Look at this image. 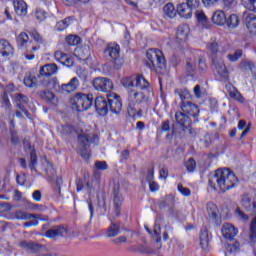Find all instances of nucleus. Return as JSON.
<instances>
[{
    "label": "nucleus",
    "mask_w": 256,
    "mask_h": 256,
    "mask_svg": "<svg viewBox=\"0 0 256 256\" xmlns=\"http://www.w3.org/2000/svg\"><path fill=\"white\" fill-rule=\"evenodd\" d=\"M237 183H239V178L229 168H218L208 180L210 189L212 191H220V193H227V191L235 189Z\"/></svg>",
    "instance_id": "nucleus-1"
},
{
    "label": "nucleus",
    "mask_w": 256,
    "mask_h": 256,
    "mask_svg": "<svg viewBox=\"0 0 256 256\" xmlns=\"http://www.w3.org/2000/svg\"><path fill=\"white\" fill-rule=\"evenodd\" d=\"M127 113L132 119L143 117V110L139 105H149V92L130 88L127 90Z\"/></svg>",
    "instance_id": "nucleus-2"
},
{
    "label": "nucleus",
    "mask_w": 256,
    "mask_h": 256,
    "mask_svg": "<svg viewBox=\"0 0 256 256\" xmlns=\"http://www.w3.org/2000/svg\"><path fill=\"white\" fill-rule=\"evenodd\" d=\"M180 108L182 112L177 111L174 119L182 131L191 130V127H193V121L190 117H199V106L189 101L181 102Z\"/></svg>",
    "instance_id": "nucleus-3"
},
{
    "label": "nucleus",
    "mask_w": 256,
    "mask_h": 256,
    "mask_svg": "<svg viewBox=\"0 0 256 256\" xmlns=\"http://www.w3.org/2000/svg\"><path fill=\"white\" fill-rule=\"evenodd\" d=\"M146 67L155 71L159 75H163L167 70V59L163 51L157 48H151L146 52Z\"/></svg>",
    "instance_id": "nucleus-4"
},
{
    "label": "nucleus",
    "mask_w": 256,
    "mask_h": 256,
    "mask_svg": "<svg viewBox=\"0 0 256 256\" xmlns=\"http://www.w3.org/2000/svg\"><path fill=\"white\" fill-rule=\"evenodd\" d=\"M16 45L18 49H25L24 57L27 61H33V59H35V51H39L41 49V46L33 45V42L29 40V34L26 32H21L16 37Z\"/></svg>",
    "instance_id": "nucleus-5"
},
{
    "label": "nucleus",
    "mask_w": 256,
    "mask_h": 256,
    "mask_svg": "<svg viewBox=\"0 0 256 256\" xmlns=\"http://www.w3.org/2000/svg\"><path fill=\"white\" fill-rule=\"evenodd\" d=\"M93 101V94H84L78 92L70 99V104L73 111L83 113V111H89V109H91L93 106Z\"/></svg>",
    "instance_id": "nucleus-6"
},
{
    "label": "nucleus",
    "mask_w": 256,
    "mask_h": 256,
    "mask_svg": "<svg viewBox=\"0 0 256 256\" xmlns=\"http://www.w3.org/2000/svg\"><path fill=\"white\" fill-rule=\"evenodd\" d=\"M14 217L18 221H28L23 224V227L29 228V227H37L39 225V221L43 222H49V216L43 215V214H31L27 213L23 210H16L14 213ZM33 219V220H31ZM31 220V221H29Z\"/></svg>",
    "instance_id": "nucleus-7"
},
{
    "label": "nucleus",
    "mask_w": 256,
    "mask_h": 256,
    "mask_svg": "<svg viewBox=\"0 0 256 256\" xmlns=\"http://www.w3.org/2000/svg\"><path fill=\"white\" fill-rule=\"evenodd\" d=\"M78 143L80 156L84 161H89V159H91V151H89V148L92 143H99V137L97 135L91 137L89 134H79Z\"/></svg>",
    "instance_id": "nucleus-8"
},
{
    "label": "nucleus",
    "mask_w": 256,
    "mask_h": 256,
    "mask_svg": "<svg viewBox=\"0 0 256 256\" xmlns=\"http://www.w3.org/2000/svg\"><path fill=\"white\" fill-rule=\"evenodd\" d=\"M212 72L216 81H220V83H228L231 72L223 59L217 60V57L212 58Z\"/></svg>",
    "instance_id": "nucleus-9"
},
{
    "label": "nucleus",
    "mask_w": 256,
    "mask_h": 256,
    "mask_svg": "<svg viewBox=\"0 0 256 256\" xmlns=\"http://www.w3.org/2000/svg\"><path fill=\"white\" fill-rule=\"evenodd\" d=\"M104 57L112 61L114 64V69H121L123 67V59H121V46L119 44L113 42L107 44L104 49Z\"/></svg>",
    "instance_id": "nucleus-10"
},
{
    "label": "nucleus",
    "mask_w": 256,
    "mask_h": 256,
    "mask_svg": "<svg viewBox=\"0 0 256 256\" xmlns=\"http://www.w3.org/2000/svg\"><path fill=\"white\" fill-rule=\"evenodd\" d=\"M67 235H69V228L63 225L53 226L44 233V237L47 239H60L67 237Z\"/></svg>",
    "instance_id": "nucleus-11"
},
{
    "label": "nucleus",
    "mask_w": 256,
    "mask_h": 256,
    "mask_svg": "<svg viewBox=\"0 0 256 256\" xmlns=\"http://www.w3.org/2000/svg\"><path fill=\"white\" fill-rule=\"evenodd\" d=\"M123 109V102L121 101V96L110 93L108 94V111L114 113V115H119Z\"/></svg>",
    "instance_id": "nucleus-12"
},
{
    "label": "nucleus",
    "mask_w": 256,
    "mask_h": 256,
    "mask_svg": "<svg viewBox=\"0 0 256 256\" xmlns=\"http://www.w3.org/2000/svg\"><path fill=\"white\" fill-rule=\"evenodd\" d=\"M94 101V107L98 115L105 117L109 113V94L106 97L97 96Z\"/></svg>",
    "instance_id": "nucleus-13"
},
{
    "label": "nucleus",
    "mask_w": 256,
    "mask_h": 256,
    "mask_svg": "<svg viewBox=\"0 0 256 256\" xmlns=\"http://www.w3.org/2000/svg\"><path fill=\"white\" fill-rule=\"evenodd\" d=\"M92 85L96 91L102 93H109L113 91V81L108 78H96L93 80Z\"/></svg>",
    "instance_id": "nucleus-14"
},
{
    "label": "nucleus",
    "mask_w": 256,
    "mask_h": 256,
    "mask_svg": "<svg viewBox=\"0 0 256 256\" xmlns=\"http://www.w3.org/2000/svg\"><path fill=\"white\" fill-rule=\"evenodd\" d=\"M208 217L216 225V227H219L221 223L223 222L221 218V214H219V208L217 207V204L213 202H208L206 205Z\"/></svg>",
    "instance_id": "nucleus-15"
},
{
    "label": "nucleus",
    "mask_w": 256,
    "mask_h": 256,
    "mask_svg": "<svg viewBox=\"0 0 256 256\" xmlns=\"http://www.w3.org/2000/svg\"><path fill=\"white\" fill-rule=\"evenodd\" d=\"M14 101L16 103V106L18 109L22 110V113L26 115L27 119H31V113H29V110H27V106L29 105V97L25 94H15Z\"/></svg>",
    "instance_id": "nucleus-16"
},
{
    "label": "nucleus",
    "mask_w": 256,
    "mask_h": 256,
    "mask_svg": "<svg viewBox=\"0 0 256 256\" xmlns=\"http://www.w3.org/2000/svg\"><path fill=\"white\" fill-rule=\"evenodd\" d=\"M134 88L139 91H144L145 93H151V84L147 79H145V76L143 74H138L135 77V85Z\"/></svg>",
    "instance_id": "nucleus-17"
},
{
    "label": "nucleus",
    "mask_w": 256,
    "mask_h": 256,
    "mask_svg": "<svg viewBox=\"0 0 256 256\" xmlns=\"http://www.w3.org/2000/svg\"><path fill=\"white\" fill-rule=\"evenodd\" d=\"M221 233L224 239H227L228 241H233L239 231L232 224L226 223L222 226Z\"/></svg>",
    "instance_id": "nucleus-18"
},
{
    "label": "nucleus",
    "mask_w": 256,
    "mask_h": 256,
    "mask_svg": "<svg viewBox=\"0 0 256 256\" xmlns=\"http://www.w3.org/2000/svg\"><path fill=\"white\" fill-rule=\"evenodd\" d=\"M0 54L2 57H13L15 55V48L11 43L5 39H0Z\"/></svg>",
    "instance_id": "nucleus-19"
},
{
    "label": "nucleus",
    "mask_w": 256,
    "mask_h": 256,
    "mask_svg": "<svg viewBox=\"0 0 256 256\" xmlns=\"http://www.w3.org/2000/svg\"><path fill=\"white\" fill-rule=\"evenodd\" d=\"M243 21L249 33H256V15L245 12L243 14Z\"/></svg>",
    "instance_id": "nucleus-20"
},
{
    "label": "nucleus",
    "mask_w": 256,
    "mask_h": 256,
    "mask_svg": "<svg viewBox=\"0 0 256 256\" xmlns=\"http://www.w3.org/2000/svg\"><path fill=\"white\" fill-rule=\"evenodd\" d=\"M195 17L198 25L202 27V29H211V22L209 21V17H207L203 10H196Z\"/></svg>",
    "instance_id": "nucleus-21"
},
{
    "label": "nucleus",
    "mask_w": 256,
    "mask_h": 256,
    "mask_svg": "<svg viewBox=\"0 0 256 256\" xmlns=\"http://www.w3.org/2000/svg\"><path fill=\"white\" fill-rule=\"evenodd\" d=\"M226 20L227 15H225L223 10H216L211 17L212 23L218 25V27H225Z\"/></svg>",
    "instance_id": "nucleus-22"
},
{
    "label": "nucleus",
    "mask_w": 256,
    "mask_h": 256,
    "mask_svg": "<svg viewBox=\"0 0 256 256\" xmlns=\"http://www.w3.org/2000/svg\"><path fill=\"white\" fill-rule=\"evenodd\" d=\"M59 71V67L55 63H50L42 66L40 68V75L41 77H51L55 75Z\"/></svg>",
    "instance_id": "nucleus-23"
},
{
    "label": "nucleus",
    "mask_w": 256,
    "mask_h": 256,
    "mask_svg": "<svg viewBox=\"0 0 256 256\" xmlns=\"http://www.w3.org/2000/svg\"><path fill=\"white\" fill-rule=\"evenodd\" d=\"M176 38L180 43H185L189 39V25L181 24L177 28Z\"/></svg>",
    "instance_id": "nucleus-24"
},
{
    "label": "nucleus",
    "mask_w": 256,
    "mask_h": 256,
    "mask_svg": "<svg viewBox=\"0 0 256 256\" xmlns=\"http://www.w3.org/2000/svg\"><path fill=\"white\" fill-rule=\"evenodd\" d=\"M14 11L18 17H25L27 15V3L24 0H14Z\"/></svg>",
    "instance_id": "nucleus-25"
},
{
    "label": "nucleus",
    "mask_w": 256,
    "mask_h": 256,
    "mask_svg": "<svg viewBox=\"0 0 256 256\" xmlns=\"http://www.w3.org/2000/svg\"><path fill=\"white\" fill-rule=\"evenodd\" d=\"M176 11L184 19H191L193 17V8L185 3L179 4Z\"/></svg>",
    "instance_id": "nucleus-26"
},
{
    "label": "nucleus",
    "mask_w": 256,
    "mask_h": 256,
    "mask_svg": "<svg viewBox=\"0 0 256 256\" xmlns=\"http://www.w3.org/2000/svg\"><path fill=\"white\" fill-rule=\"evenodd\" d=\"M79 89V78H72L69 83L61 85L62 93H73V91H77Z\"/></svg>",
    "instance_id": "nucleus-27"
},
{
    "label": "nucleus",
    "mask_w": 256,
    "mask_h": 256,
    "mask_svg": "<svg viewBox=\"0 0 256 256\" xmlns=\"http://www.w3.org/2000/svg\"><path fill=\"white\" fill-rule=\"evenodd\" d=\"M241 205L247 211H255L256 210V201H253L251 199V197L249 196V194L243 195Z\"/></svg>",
    "instance_id": "nucleus-28"
},
{
    "label": "nucleus",
    "mask_w": 256,
    "mask_h": 256,
    "mask_svg": "<svg viewBox=\"0 0 256 256\" xmlns=\"http://www.w3.org/2000/svg\"><path fill=\"white\" fill-rule=\"evenodd\" d=\"M241 23V18L237 14H231L229 17H226L225 25L228 29H237Z\"/></svg>",
    "instance_id": "nucleus-29"
},
{
    "label": "nucleus",
    "mask_w": 256,
    "mask_h": 256,
    "mask_svg": "<svg viewBox=\"0 0 256 256\" xmlns=\"http://www.w3.org/2000/svg\"><path fill=\"white\" fill-rule=\"evenodd\" d=\"M74 20H75V16H68L63 20L58 21L55 25V30L56 31H65V29H67L69 27V25H71V23H73Z\"/></svg>",
    "instance_id": "nucleus-30"
},
{
    "label": "nucleus",
    "mask_w": 256,
    "mask_h": 256,
    "mask_svg": "<svg viewBox=\"0 0 256 256\" xmlns=\"http://www.w3.org/2000/svg\"><path fill=\"white\" fill-rule=\"evenodd\" d=\"M119 233H121V224L111 222L110 226L106 231V237L111 239L113 237H117Z\"/></svg>",
    "instance_id": "nucleus-31"
},
{
    "label": "nucleus",
    "mask_w": 256,
    "mask_h": 256,
    "mask_svg": "<svg viewBox=\"0 0 256 256\" xmlns=\"http://www.w3.org/2000/svg\"><path fill=\"white\" fill-rule=\"evenodd\" d=\"M20 247L29 251V253H37L41 249V245L35 242L22 241Z\"/></svg>",
    "instance_id": "nucleus-32"
},
{
    "label": "nucleus",
    "mask_w": 256,
    "mask_h": 256,
    "mask_svg": "<svg viewBox=\"0 0 256 256\" xmlns=\"http://www.w3.org/2000/svg\"><path fill=\"white\" fill-rule=\"evenodd\" d=\"M228 95L231 99H234V101H238V103H245V98L243 97L241 92H239V90L235 88V86L229 88Z\"/></svg>",
    "instance_id": "nucleus-33"
},
{
    "label": "nucleus",
    "mask_w": 256,
    "mask_h": 256,
    "mask_svg": "<svg viewBox=\"0 0 256 256\" xmlns=\"http://www.w3.org/2000/svg\"><path fill=\"white\" fill-rule=\"evenodd\" d=\"M25 87H37V76L31 72L26 73L23 81Z\"/></svg>",
    "instance_id": "nucleus-34"
},
{
    "label": "nucleus",
    "mask_w": 256,
    "mask_h": 256,
    "mask_svg": "<svg viewBox=\"0 0 256 256\" xmlns=\"http://www.w3.org/2000/svg\"><path fill=\"white\" fill-rule=\"evenodd\" d=\"M38 96L42 101L46 103H53L55 101V94L49 90H41L38 92Z\"/></svg>",
    "instance_id": "nucleus-35"
},
{
    "label": "nucleus",
    "mask_w": 256,
    "mask_h": 256,
    "mask_svg": "<svg viewBox=\"0 0 256 256\" xmlns=\"http://www.w3.org/2000/svg\"><path fill=\"white\" fill-rule=\"evenodd\" d=\"M164 16L169 19H175L177 16V10H175V6L173 3H167L163 8Z\"/></svg>",
    "instance_id": "nucleus-36"
},
{
    "label": "nucleus",
    "mask_w": 256,
    "mask_h": 256,
    "mask_svg": "<svg viewBox=\"0 0 256 256\" xmlns=\"http://www.w3.org/2000/svg\"><path fill=\"white\" fill-rule=\"evenodd\" d=\"M175 93L179 95L181 103H188L191 101V99H193L191 92H189L187 89L175 90Z\"/></svg>",
    "instance_id": "nucleus-37"
},
{
    "label": "nucleus",
    "mask_w": 256,
    "mask_h": 256,
    "mask_svg": "<svg viewBox=\"0 0 256 256\" xmlns=\"http://www.w3.org/2000/svg\"><path fill=\"white\" fill-rule=\"evenodd\" d=\"M75 133V126L71 124H65L60 126V134L62 137H69V135H73Z\"/></svg>",
    "instance_id": "nucleus-38"
},
{
    "label": "nucleus",
    "mask_w": 256,
    "mask_h": 256,
    "mask_svg": "<svg viewBox=\"0 0 256 256\" xmlns=\"http://www.w3.org/2000/svg\"><path fill=\"white\" fill-rule=\"evenodd\" d=\"M241 57H243V51L241 49H237V50H235V52L233 54H228L226 56V59L230 63H237V61H239V59H241Z\"/></svg>",
    "instance_id": "nucleus-39"
},
{
    "label": "nucleus",
    "mask_w": 256,
    "mask_h": 256,
    "mask_svg": "<svg viewBox=\"0 0 256 256\" xmlns=\"http://www.w3.org/2000/svg\"><path fill=\"white\" fill-rule=\"evenodd\" d=\"M66 43L71 47H76V45H81V37L78 35H69L66 37Z\"/></svg>",
    "instance_id": "nucleus-40"
},
{
    "label": "nucleus",
    "mask_w": 256,
    "mask_h": 256,
    "mask_svg": "<svg viewBox=\"0 0 256 256\" xmlns=\"http://www.w3.org/2000/svg\"><path fill=\"white\" fill-rule=\"evenodd\" d=\"M30 36L35 41L36 46H38V47H40V45H43L45 43L43 36H41V34H39V32L37 30H32L30 32Z\"/></svg>",
    "instance_id": "nucleus-41"
},
{
    "label": "nucleus",
    "mask_w": 256,
    "mask_h": 256,
    "mask_svg": "<svg viewBox=\"0 0 256 256\" xmlns=\"http://www.w3.org/2000/svg\"><path fill=\"white\" fill-rule=\"evenodd\" d=\"M123 87L128 89H135V78L133 76L124 77L121 80Z\"/></svg>",
    "instance_id": "nucleus-42"
},
{
    "label": "nucleus",
    "mask_w": 256,
    "mask_h": 256,
    "mask_svg": "<svg viewBox=\"0 0 256 256\" xmlns=\"http://www.w3.org/2000/svg\"><path fill=\"white\" fill-rule=\"evenodd\" d=\"M185 167L189 173H193L197 168V162H195V158H189L187 162H185Z\"/></svg>",
    "instance_id": "nucleus-43"
},
{
    "label": "nucleus",
    "mask_w": 256,
    "mask_h": 256,
    "mask_svg": "<svg viewBox=\"0 0 256 256\" xmlns=\"http://www.w3.org/2000/svg\"><path fill=\"white\" fill-rule=\"evenodd\" d=\"M198 71L200 73H205L206 71H209V66L207 65V60H205V58H199Z\"/></svg>",
    "instance_id": "nucleus-44"
},
{
    "label": "nucleus",
    "mask_w": 256,
    "mask_h": 256,
    "mask_svg": "<svg viewBox=\"0 0 256 256\" xmlns=\"http://www.w3.org/2000/svg\"><path fill=\"white\" fill-rule=\"evenodd\" d=\"M67 54L62 52V51H56L54 53V58L57 61V63H60L61 65H63L65 63V59L67 58Z\"/></svg>",
    "instance_id": "nucleus-45"
},
{
    "label": "nucleus",
    "mask_w": 256,
    "mask_h": 256,
    "mask_svg": "<svg viewBox=\"0 0 256 256\" xmlns=\"http://www.w3.org/2000/svg\"><path fill=\"white\" fill-rule=\"evenodd\" d=\"M35 17L39 22L45 21V19H47V12L41 8H37L35 11Z\"/></svg>",
    "instance_id": "nucleus-46"
},
{
    "label": "nucleus",
    "mask_w": 256,
    "mask_h": 256,
    "mask_svg": "<svg viewBox=\"0 0 256 256\" xmlns=\"http://www.w3.org/2000/svg\"><path fill=\"white\" fill-rule=\"evenodd\" d=\"M208 51H211L212 55H217L219 53V43L210 42L207 44Z\"/></svg>",
    "instance_id": "nucleus-47"
},
{
    "label": "nucleus",
    "mask_w": 256,
    "mask_h": 256,
    "mask_svg": "<svg viewBox=\"0 0 256 256\" xmlns=\"http://www.w3.org/2000/svg\"><path fill=\"white\" fill-rule=\"evenodd\" d=\"M29 167L31 171H35V167H37V154L35 153V151H32L30 153Z\"/></svg>",
    "instance_id": "nucleus-48"
},
{
    "label": "nucleus",
    "mask_w": 256,
    "mask_h": 256,
    "mask_svg": "<svg viewBox=\"0 0 256 256\" xmlns=\"http://www.w3.org/2000/svg\"><path fill=\"white\" fill-rule=\"evenodd\" d=\"M11 143L12 145H19V135L17 134V130L11 128L10 129Z\"/></svg>",
    "instance_id": "nucleus-49"
},
{
    "label": "nucleus",
    "mask_w": 256,
    "mask_h": 256,
    "mask_svg": "<svg viewBox=\"0 0 256 256\" xmlns=\"http://www.w3.org/2000/svg\"><path fill=\"white\" fill-rule=\"evenodd\" d=\"M177 189L181 195L184 197H190L191 196V190L187 187H184L183 184H178Z\"/></svg>",
    "instance_id": "nucleus-50"
},
{
    "label": "nucleus",
    "mask_w": 256,
    "mask_h": 256,
    "mask_svg": "<svg viewBox=\"0 0 256 256\" xmlns=\"http://www.w3.org/2000/svg\"><path fill=\"white\" fill-rule=\"evenodd\" d=\"M94 166L98 171H107L109 169V165L105 161H96Z\"/></svg>",
    "instance_id": "nucleus-51"
},
{
    "label": "nucleus",
    "mask_w": 256,
    "mask_h": 256,
    "mask_svg": "<svg viewBox=\"0 0 256 256\" xmlns=\"http://www.w3.org/2000/svg\"><path fill=\"white\" fill-rule=\"evenodd\" d=\"M250 239H256V216L250 222Z\"/></svg>",
    "instance_id": "nucleus-52"
},
{
    "label": "nucleus",
    "mask_w": 256,
    "mask_h": 256,
    "mask_svg": "<svg viewBox=\"0 0 256 256\" xmlns=\"http://www.w3.org/2000/svg\"><path fill=\"white\" fill-rule=\"evenodd\" d=\"M235 215L242 221H249V216L245 214L240 207H237L235 210Z\"/></svg>",
    "instance_id": "nucleus-53"
},
{
    "label": "nucleus",
    "mask_w": 256,
    "mask_h": 256,
    "mask_svg": "<svg viewBox=\"0 0 256 256\" xmlns=\"http://www.w3.org/2000/svg\"><path fill=\"white\" fill-rule=\"evenodd\" d=\"M186 75L187 77H194L195 75V66L191 62L186 64Z\"/></svg>",
    "instance_id": "nucleus-54"
},
{
    "label": "nucleus",
    "mask_w": 256,
    "mask_h": 256,
    "mask_svg": "<svg viewBox=\"0 0 256 256\" xmlns=\"http://www.w3.org/2000/svg\"><path fill=\"white\" fill-rule=\"evenodd\" d=\"M161 131L162 133H167L171 131V121L170 120H164L161 124Z\"/></svg>",
    "instance_id": "nucleus-55"
},
{
    "label": "nucleus",
    "mask_w": 256,
    "mask_h": 256,
    "mask_svg": "<svg viewBox=\"0 0 256 256\" xmlns=\"http://www.w3.org/2000/svg\"><path fill=\"white\" fill-rule=\"evenodd\" d=\"M155 179V168H149L147 170V175H146V181L147 183H151Z\"/></svg>",
    "instance_id": "nucleus-56"
},
{
    "label": "nucleus",
    "mask_w": 256,
    "mask_h": 256,
    "mask_svg": "<svg viewBox=\"0 0 256 256\" xmlns=\"http://www.w3.org/2000/svg\"><path fill=\"white\" fill-rule=\"evenodd\" d=\"M186 5L189 6L191 9H197L201 5L200 0H186Z\"/></svg>",
    "instance_id": "nucleus-57"
},
{
    "label": "nucleus",
    "mask_w": 256,
    "mask_h": 256,
    "mask_svg": "<svg viewBox=\"0 0 256 256\" xmlns=\"http://www.w3.org/2000/svg\"><path fill=\"white\" fill-rule=\"evenodd\" d=\"M62 65H64V67H73V65H75V59L68 55Z\"/></svg>",
    "instance_id": "nucleus-58"
},
{
    "label": "nucleus",
    "mask_w": 256,
    "mask_h": 256,
    "mask_svg": "<svg viewBox=\"0 0 256 256\" xmlns=\"http://www.w3.org/2000/svg\"><path fill=\"white\" fill-rule=\"evenodd\" d=\"M114 205H123V196L119 192L114 193Z\"/></svg>",
    "instance_id": "nucleus-59"
},
{
    "label": "nucleus",
    "mask_w": 256,
    "mask_h": 256,
    "mask_svg": "<svg viewBox=\"0 0 256 256\" xmlns=\"http://www.w3.org/2000/svg\"><path fill=\"white\" fill-rule=\"evenodd\" d=\"M149 183V189L151 193H155L156 191H159L160 187H159V183L155 182V181H151L148 182Z\"/></svg>",
    "instance_id": "nucleus-60"
},
{
    "label": "nucleus",
    "mask_w": 256,
    "mask_h": 256,
    "mask_svg": "<svg viewBox=\"0 0 256 256\" xmlns=\"http://www.w3.org/2000/svg\"><path fill=\"white\" fill-rule=\"evenodd\" d=\"M32 198L34 201L39 203V201H41V199L43 198V194L41 193L40 190H35L32 194Z\"/></svg>",
    "instance_id": "nucleus-61"
},
{
    "label": "nucleus",
    "mask_w": 256,
    "mask_h": 256,
    "mask_svg": "<svg viewBox=\"0 0 256 256\" xmlns=\"http://www.w3.org/2000/svg\"><path fill=\"white\" fill-rule=\"evenodd\" d=\"M211 240H200V247L203 251H209L210 249V243Z\"/></svg>",
    "instance_id": "nucleus-62"
},
{
    "label": "nucleus",
    "mask_w": 256,
    "mask_h": 256,
    "mask_svg": "<svg viewBox=\"0 0 256 256\" xmlns=\"http://www.w3.org/2000/svg\"><path fill=\"white\" fill-rule=\"evenodd\" d=\"M200 240H211L209 238V230H207L206 228L201 229V231H200Z\"/></svg>",
    "instance_id": "nucleus-63"
},
{
    "label": "nucleus",
    "mask_w": 256,
    "mask_h": 256,
    "mask_svg": "<svg viewBox=\"0 0 256 256\" xmlns=\"http://www.w3.org/2000/svg\"><path fill=\"white\" fill-rule=\"evenodd\" d=\"M245 6L250 10L256 13V0H250L249 3L245 4Z\"/></svg>",
    "instance_id": "nucleus-64"
}]
</instances>
